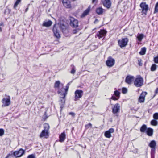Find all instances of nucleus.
Segmentation results:
<instances>
[{
  "label": "nucleus",
  "instance_id": "f257e3e1",
  "mask_svg": "<svg viewBox=\"0 0 158 158\" xmlns=\"http://www.w3.org/2000/svg\"><path fill=\"white\" fill-rule=\"evenodd\" d=\"M50 126L47 123H45L44 124V129L40 133V138H48L49 135V129Z\"/></svg>",
  "mask_w": 158,
  "mask_h": 158
},
{
  "label": "nucleus",
  "instance_id": "f03ea898",
  "mask_svg": "<svg viewBox=\"0 0 158 158\" xmlns=\"http://www.w3.org/2000/svg\"><path fill=\"white\" fill-rule=\"evenodd\" d=\"M134 85L137 87L142 86L143 84V79L141 76H137L134 79Z\"/></svg>",
  "mask_w": 158,
  "mask_h": 158
},
{
  "label": "nucleus",
  "instance_id": "7ed1b4c3",
  "mask_svg": "<svg viewBox=\"0 0 158 158\" xmlns=\"http://www.w3.org/2000/svg\"><path fill=\"white\" fill-rule=\"evenodd\" d=\"M69 24L73 28H77L78 26L79 22L77 19L72 17H69Z\"/></svg>",
  "mask_w": 158,
  "mask_h": 158
},
{
  "label": "nucleus",
  "instance_id": "20e7f679",
  "mask_svg": "<svg viewBox=\"0 0 158 158\" xmlns=\"http://www.w3.org/2000/svg\"><path fill=\"white\" fill-rule=\"evenodd\" d=\"M140 7L141 8L142 15H146L148 10V5L146 2H142L140 5Z\"/></svg>",
  "mask_w": 158,
  "mask_h": 158
},
{
  "label": "nucleus",
  "instance_id": "39448f33",
  "mask_svg": "<svg viewBox=\"0 0 158 158\" xmlns=\"http://www.w3.org/2000/svg\"><path fill=\"white\" fill-rule=\"evenodd\" d=\"M60 28L58 25L55 24L54 25L53 28V31L54 35L57 38H59L60 37Z\"/></svg>",
  "mask_w": 158,
  "mask_h": 158
},
{
  "label": "nucleus",
  "instance_id": "423d86ee",
  "mask_svg": "<svg viewBox=\"0 0 158 158\" xmlns=\"http://www.w3.org/2000/svg\"><path fill=\"white\" fill-rule=\"evenodd\" d=\"M83 92L82 90H77L74 93L75 94V98L74 101H77L81 98L83 95Z\"/></svg>",
  "mask_w": 158,
  "mask_h": 158
},
{
  "label": "nucleus",
  "instance_id": "0eeeda50",
  "mask_svg": "<svg viewBox=\"0 0 158 158\" xmlns=\"http://www.w3.org/2000/svg\"><path fill=\"white\" fill-rule=\"evenodd\" d=\"M156 143L154 140L151 141L148 144V146L151 148V154L152 156L154 154L156 149Z\"/></svg>",
  "mask_w": 158,
  "mask_h": 158
},
{
  "label": "nucleus",
  "instance_id": "6e6552de",
  "mask_svg": "<svg viewBox=\"0 0 158 158\" xmlns=\"http://www.w3.org/2000/svg\"><path fill=\"white\" fill-rule=\"evenodd\" d=\"M25 153V151L22 148L18 151H15L13 152V155L16 158L22 156Z\"/></svg>",
  "mask_w": 158,
  "mask_h": 158
},
{
  "label": "nucleus",
  "instance_id": "1a4fd4ad",
  "mask_svg": "<svg viewBox=\"0 0 158 158\" xmlns=\"http://www.w3.org/2000/svg\"><path fill=\"white\" fill-rule=\"evenodd\" d=\"M128 41L127 38H123L121 40H119L118 42V45L121 48L125 47L127 45Z\"/></svg>",
  "mask_w": 158,
  "mask_h": 158
},
{
  "label": "nucleus",
  "instance_id": "9d476101",
  "mask_svg": "<svg viewBox=\"0 0 158 158\" xmlns=\"http://www.w3.org/2000/svg\"><path fill=\"white\" fill-rule=\"evenodd\" d=\"M120 109V104L118 103H116L112 107V112L114 114H117L119 112Z\"/></svg>",
  "mask_w": 158,
  "mask_h": 158
},
{
  "label": "nucleus",
  "instance_id": "9b49d317",
  "mask_svg": "<svg viewBox=\"0 0 158 158\" xmlns=\"http://www.w3.org/2000/svg\"><path fill=\"white\" fill-rule=\"evenodd\" d=\"M69 86H66V88L64 89L63 87L61 88V90H59L58 91V93L59 95H61L63 96V97H65L67 94V91L69 88Z\"/></svg>",
  "mask_w": 158,
  "mask_h": 158
},
{
  "label": "nucleus",
  "instance_id": "f8f14e48",
  "mask_svg": "<svg viewBox=\"0 0 158 158\" xmlns=\"http://www.w3.org/2000/svg\"><path fill=\"white\" fill-rule=\"evenodd\" d=\"M3 106H9L10 104V97L8 96L7 97L3 98L2 100Z\"/></svg>",
  "mask_w": 158,
  "mask_h": 158
},
{
  "label": "nucleus",
  "instance_id": "ddd939ff",
  "mask_svg": "<svg viewBox=\"0 0 158 158\" xmlns=\"http://www.w3.org/2000/svg\"><path fill=\"white\" fill-rule=\"evenodd\" d=\"M114 60L111 57L108 58L106 62V65L110 67L113 66L114 65Z\"/></svg>",
  "mask_w": 158,
  "mask_h": 158
},
{
  "label": "nucleus",
  "instance_id": "4468645a",
  "mask_svg": "<svg viewBox=\"0 0 158 158\" xmlns=\"http://www.w3.org/2000/svg\"><path fill=\"white\" fill-rule=\"evenodd\" d=\"M106 31L104 30H101L98 32L95 36V38L98 37L99 39L105 36L106 34Z\"/></svg>",
  "mask_w": 158,
  "mask_h": 158
},
{
  "label": "nucleus",
  "instance_id": "2eb2a0df",
  "mask_svg": "<svg viewBox=\"0 0 158 158\" xmlns=\"http://www.w3.org/2000/svg\"><path fill=\"white\" fill-rule=\"evenodd\" d=\"M101 2L103 6L109 9L111 6V2L110 0H102Z\"/></svg>",
  "mask_w": 158,
  "mask_h": 158
},
{
  "label": "nucleus",
  "instance_id": "dca6fc26",
  "mask_svg": "<svg viewBox=\"0 0 158 158\" xmlns=\"http://www.w3.org/2000/svg\"><path fill=\"white\" fill-rule=\"evenodd\" d=\"M134 76L129 75L126 77L125 81L127 84H130L132 81H134Z\"/></svg>",
  "mask_w": 158,
  "mask_h": 158
},
{
  "label": "nucleus",
  "instance_id": "f3484780",
  "mask_svg": "<svg viewBox=\"0 0 158 158\" xmlns=\"http://www.w3.org/2000/svg\"><path fill=\"white\" fill-rule=\"evenodd\" d=\"M147 93L146 92H142L139 98V102L140 103H142L144 102L145 97L147 95Z\"/></svg>",
  "mask_w": 158,
  "mask_h": 158
},
{
  "label": "nucleus",
  "instance_id": "a211bd4d",
  "mask_svg": "<svg viewBox=\"0 0 158 158\" xmlns=\"http://www.w3.org/2000/svg\"><path fill=\"white\" fill-rule=\"evenodd\" d=\"M114 130L113 128H110L106 131L104 134L105 136L107 138H110L111 137V134L114 132Z\"/></svg>",
  "mask_w": 158,
  "mask_h": 158
},
{
  "label": "nucleus",
  "instance_id": "6ab92c4d",
  "mask_svg": "<svg viewBox=\"0 0 158 158\" xmlns=\"http://www.w3.org/2000/svg\"><path fill=\"white\" fill-rule=\"evenodd\" d=\"M60 99L59 101V104L60 106V108L62 109L63 108L65 104V97H64L63 96L61 95H60Z\"/></svg>",
  "mask_w": 158,
  "mask_h": 158
},
{
  "label": "nucleus",
  "instance_id": "aec40b11",
  "mask_svg": "<svg viewBox=\"0 0 158 158\" xmlns=\"http://www.w3.org/2000/svg\"><path fill=\"white\" fill-rule=\"evenodd\" d=\"M91 7V6H89L88 8H87L81 15V17L82 18H84L88 15L90 10Z\"/></svg>",
  "mask_w": 158,
  "mask_h": 158
},
{
  "label": "nucleus",
  "instance_id": "412c9836",
  "mask_svg": "<svg viewBox=\"0 0 158 158\" xmlns=\"http://www.w3.org/2000/svg\"><path fill=\"white\" fill-rule=\"evenodd\" d=\"M62 3L64 6L66 8H70L71 7L70 2L69 0H62Z\"/></svg>",
  "mask_w": 158,
  "mask_h": 158
},
{
  "label": "nucleus",
  "instance_id": "4be33fe9",
  "mask_svg": "<svg viewBox=\"0 0 158 158\" xmlns=\"http://www.w3.org/2000/svg\"><path fill=\"white\" fill-rule=\"evenodd\" d=\"M60 86H61L62 88L63 87V84L61 83L59 81H56L54 84V87L56 88H57L59 91V90H61V89H60Z\"/></svg>",
  "mask_w": 158,
  "mask_h": 158
},
{
  "label": "nucleus",
  "instance_id": "5701e85b",
  "mask_svg": "<svg viewBox=\"0 0 158 158\" xmlns=\"http://www.w3.org/2000/svg\"><path fill=\"white\" fill-rule=\"evenodd\" d=\"M153 130L151 128H148L147 129L146 133L149 136H152L153 134Z\"/></svg>",
  "mask_w": 158,
  "mask_h": 158
},
{
  "label": "nucleus",
  "instance_id": "b1692460",
  "mask_svg": "<svg viewBox=\"0 0 158 158\" xmlns=\"http://www.w3.org/2000/svg\"><path fill=\"white\" fill-rule=\"evenodd\" d=\"M60 140L59 141L61 142H62L64 141L65 138V135L64 132L62 133L59 136Z\"/></svg>",
  "mask_w": 158,
  "mask_h": 158
},
{
  "label": "nucleus",
  "instance_id": "393cba45",
  "mask_svg": "<svg viewBox=\"0 0 158 158\" xmlns=\"http://www.w3.org/2000/svg\"><path fill=\"white\" fill-rule=\"evenodd\" d=\"M144 37V35L143 34L138 33L137 36L136 38L138 41L141 42Z\"/></svg>",
  "mask_w": 158,
  "mask_h": 158
},
{
  "label": "nucleus",
  "instance_id": "a878e982",
  "mask_svg": "<svg viewBox=\"0 0 158 158\" xmlns=\"http://www.w3.org/2000/svg\"><path fill=\"white\" fill-rule=\"evenodd\" d=\"M52 24V22L49 20L48 22H44L43 24V26L46 27H48L50 26Z\"/></svg>",
  "mask_w": 158,
  "mask_h": 158
},
{
  "label": "nucleus",
  "instance_id": "bb28decb",
  "mask_svg": "<svg viewBox=\"0 0 158 158\" xmlns=\"http://www.w3.org/2000/svg\"><path fill=\"white\" fill-rule=\"evenodd\" d=\"M147 126L145 124L143 125L140 128V131L141 132H145L147 129Z\"/></svg>",
  "mask_w": 158,
  "mask_h": 158
},
{
  "label": "nucleus",
  "instance_id": "cd10ccee",
  "mask_svg": "<svg viewBox=\"0 0 158 158\" xmlns=\"http://www.w3.org/2000/svg\"><path fill=\"white\" fill-rule=\"evenodd\" d=\"M104 11V9L102 7H99L96 9V12L98 15H101L102 14Z\"/></svg>",
  "mask_w": 158,
  "mask_h": 158
},
{
  "label": "nucleus",
  "instance_id": "c85d7f7f",
  "mask_svg": "<svg viewBox=\"0 0 158 158\" xmlns=\"http://www.w3.org/2000/svg\"><path fill=\"white\" fill-rule=\"evenodd\" d=\"M146 51V48L145 47L141 48L140 51L139 52V54L141 55H143L145 54Z\"/></svg>",
  "mask_w": 158,
  "mask_h": 158
},
{
  "label": "nucleus",
  "instance_id": "c756f323",
  "mask_svg": "<svg viewBox=\"0 0 158 158\" xmlns=\"http://www.w3.org/2000/svg\"><path fill=\"white\" fill-rule=\"evenodd\" d=\"M120 92L118 90H116L114 91V94L118 98H119L120 96Z\"/></svg>",
  "mask_w": 158,
  "mask_h": 158
},
{
  "label": "nucleus",
  "instance_id": "7c9ffc66",
  "mask_svg": "<svg viewBox=\"0 0 158 158\" xmlns=\"http://www.w3.org/2000/svg\"><path fill=\"white\" fill-rule=\"evenodd\" d=\"M157 66L156 64H153L151 68V71H155L156 69Z\"/></svg>",
  "mask_w": 158,
  "mask_h": 158
},
{
  "label": "nucleus",
  "instance_id": "2f4dec72",
  "mask_svg": "<svg viewBox=\"0 0 158 158\" xmlns=\"http://www.w3.org/2000/svg\"><path fill=\"white\" fill-rule=\"evenodd\" d=\"M151 124L153 126H157L158 124L157 121L154 119L152 120L151 121Z\"/></svg>",
  "mask_w": 158,
  "mask_h": 158
},
{
  "label": "nucleus",
  "instance_id": "473e14b6",
  "mask_svg": "<svg viewBox=\"0 0 158 158\" xmlns=\"http://www.w3.org/2000/svg\"><path fill=\"white\" fill-rule=\"evenodd\" d=\"M71 66L72 67V69L71 70L70 73L71 74H74L76 72L75 67L73 65H71Z\"/></svg>",
  "mask_w": 158,
  "mask_h": 158
},
{
  "label": "nucleus",
  "instance_id": "72a5a7b5",
  "mask_svg": "<svg viewBox=\"0 0 158 158\" xmlns=\"http://www.w3.org/2000/svg\"><path fill=\"white\" fill-rule=\"evenodd\" d=\"M31 103V102L30 100L29 97H27L26 99V101L25 102V104L27 105H28Z\"/></svg>",
  "mask_w": 158,
  "mask_h": 158
},
{
  "label": "nucleus",
  "instance_id": "f704fd0d",
  "mask_svg": "<svg viewBox=\"0 0 158 158\" xmlns=\"http://www.w3.org/2000/svg\"><path fill=\"white\" fill-rule=\"evenodd\" d=\"M158 12V2L156 4L155 7L154 13Z\"/></svg>",
  "mask_w": 158,
  "mask_h": 158
},
{
  "label": "nucleus",
  "instance_id": "c9c22d12",
  "mask_svg": "<svg viewBox=\"0 0 158 158\" xmlns=\"http://www.w3.org/2000/svg\"><path fill=\"white\" fill-rule=\"evenodd\" d=\"M21 1V0H17L14 4V7L15 8H16L20 2Z\"/></svg>",
  "mask_w": 158,
  "mask_h": 158
},
{
  "label": "nucleus",
  "instance_id": "e433bc0d",
  "mask_svg": "<svg viewBox=\"0 0 158 158\" xmlns=\"http://www.w3.org/2000/svg\"><path fill=\"white\" fill-rule=\"evenodd\" d=\"M127 89L126 88H123L122 89V92L123 94H126L127 92Z\"/></svg>",
  "mask_w": 158,
  "mask_h": 158
},
{
  "label": "nucleus",
  "instance_id": "4c0bfd02",
  "mask_svg": "<svg viewBox=\"0 0 158 158\" xmlns=\"http://www.w3.org/2000/svg\"><path fill=\"white\" fill-rule=\"evenodd\" d=\"M4 133V130L3 129H0V136H2Z\"/></svg>",
  "mask_w": 158,
  "mask_h": 158
},
{
  "label": "nucleus",
  "instance_id": "58836bf2",
  "mask_svg": "<svg viewBox=\"0 0 158 158\" xmlns=\"http://www.w3.org/2000/svg\"><path fill=\"white\" fill-rule=\"evenodd\" d=\"M153 118L155 119H158V113H155L153 116Z\"/></svg>",
  "mask_w": 158,
  "mask_h": 158
},
{
  "label": "nucleus",
  "instance_id": "ea45409f",
  "mask_svg": "<svg viewBox=\"0 0 158 158\" xmlns=\"http://www.w3.org/2000/svg\"><path fill=\"white\" fill-rule=\"evenodd\" d=\"M119 98H118V97H116V96H112L111 97L110 99H110H112L114 100H118Z\"/></svg>",
  "mask_w": 158,
  "mask_h": 158
},
{
  "label": "nucleus",
  "instance_id": "a19ab883",
  "mask_svg": "<svg viewBox=\"0 0 158 158\" xmlns=\"http://www.w3.org/2000/svg\"><path fill=\"white\" fill-rule=\"evenodd\" d=\"M80 29H74L73 31V33L74 34H76L79 31Z\"/></svg>",
  "mask_w": 158,
  "mask_h": 158
},
{
  "label": "nucleus",
  "instance_id": "79ce46f5",
  "mask_svg": "<svg viewBox=\"0 0 158 158\" xmlns=\"http://www.w3.org/2000/svg\"><path fill=\"white\" fill-rule=\"evenodd\" d=\"M85 128L86 129H87L89 128L92 127V124L90 123H89L88 124H87L85 126Z\"/></svg>",
  "mask_w": 158,
  "mask_h": 158
},
{
  "label": "nucleus",
  "instance_id": "37998d69",
  "mask_svg": "<svg viewBox=\"0 0 158 158\" xmlns=\"http://www.w3.org/2000/svg\"><path fill=\"white\" fill-rule=\"evenodd\" d=\"M153 60L155 63H158V56L154 57V58Z\"/></svg>",
  "mask_w": 158,
  "mask_h": 158
},
{
  "label": "nucleus",
  "instance_id": "c03bdc74",
  "mask_svg": "<svg viewBox=\"0 0 158 158\" xmlns=\"http://www.w3.org/2000/svg\"><path fill=\"white\" fill-rule=\"evenodd\" d=\"M10 9H7L5 10L4 13L5 14H10Z\"/></svg>",
  "mask_w": 158,
  "mask_h": 158
},
{
  "label": "nucleus",
  "instance_id": "a18cd8bd",
  "mask_svg": "<svg viewBox=\"0 0 158 158\" xmlns=\"http://www.w3.org/2000/svg\"><path fill=\"white\" fill-rule=\"evenodd\" d=\"M27 158H35V155L32 154L28 156Z\"/></svg>",
  "mask_w": 158,
  "mask_h": 158
},
{
  "label": "nucleus",
  "instance_id": "49530a36",
  "mask_svg": "<svg viewBox=\"0 0 158 158\" xmlns=\"http://www.w3.org/2000/svg\"><path fill=\"white\" fill-rule=\"evenodd\" d=\"M13 154V152H11L10 153L8 154L5 158H10V156Z\"/></svg>",
  "mask_w": 158,
  "mask_h": 158
},
{
  "label": "nucleus",
  "instance_id": "de8ad7c7",
  "mask_svg": "<svg viewBox=\"0 0 158 158\" xmlns=\"http://www.w3.org/2000/svg\"><path fill=\"white\" fill-rule=\"evenodd\" d=\"M48 117L46 115V112H45V114L44 116V119L45 120Z\"/></svg>",
  "mask_w": 158,
  "mask_h": 158
},
{
  "label": "nucleus",
  "instance_id": "09e8293b",
  "mask_svg": "<svg viewBox=\"0 0 158 158\" xmlns=\"http://www.w3.org/2000/svg\"><path fill=\"white\" fill-rule=\"evenodd\" d=\"M69 114L72 115V116H74L75 115V114L72 112H70L69 113Z\"/></svg>",
  "mask_w": 158,
  "mask_h": 158
},
{
  "label": "nucleus",
  "instance_id": "8fccbe9b",
  "mask_svg": "<svg viewBox=\"0 0 158 158\" xmlns=\"http://www.w3.org/2000/svg\"><path fill=\"white\" fill-rule=\"evenodd\" d=\"M155 94L158 93V88H157L155 91Z\"/></svg>",
  "mask_w": 158,
  "mask_h": 158
},
{
  "label": "nucleus",
  "instance_id": "3c124183",
  "mask_svg": "<svg viewBox=\"0 0 158 158\" xmlns=\"http://www.w3.org/2000/svg\"><path fill=\"white\" fill-rule=\"evenodd\" d=\"M139 65L140 66L142 65V63H141L140 61H139Z\"/></svg>",
  "mask_w": 158,
  "mask_h": 158
},
{
  "label": "nucleus",
  "instance_id": "603ef678",
  "mask_svg": "<svg viewBox=\"0 0 158 158\" xmlns=\"http://www.w3.org/2000/svg\"><path fill=\"white\" fill-rule=\"evenodd\" d=\"M3 23H1V24H0V25L1 26H3Z\"/></svg>",
  "mask_w": 158,
  "mask_h": 158
},
{
  "label": "nucleus",
  "instance_id": "864d4df0",
  "mask_svg": "<svg viewBox=\"0 0 158 158\" xmlns=\"http://www.w3.org/2000/svg\"><path fill=\"white\" fill-rule=\"evenodd\" d=\"M96 0H92V2L93 3Z\"/></svg>",
  "mask_w": 158,
  "mask_h": 158
},
{
  "label": "nucleus",
  "instance_id": "5fc2aeb1",
  "mask_svg": "<svg viewBox=\"0 0 158 158\" xmlns=\"http://www.w3.org/2000/svg\"><path fill=\"white\" fill-rule=\"evenodd\" d=\"M67 85H68V86H69V85H70V83L69 82V83H68V84H67Z\"/></svg>",
  "mask_w": 158,
  "mask_h": 158
},
{
  "label": "nucleus",
  "instance_id": "6e6d98bb",
  "mask_svg": "<svg viewBox=\"0 0 158 158\" xmlns=\"http://www.w3.org/2000/svg\"><path fill=\"white\" fill-rule=\"evenodd\" d=\"M28 9V8H27L26 9V11H27Z\"/></svg>",
  "mask_w": 158,
  "mask_h": 158
},
{
  "label": "nucleus",
  "instance_id": "4d7b16f0",
  "mask_svg": "<svg viewBox=\"0 0 158 158\" xmlns=\"http://www.w3.org/2000/svg\"><path fill=\"white\" fill-rule=\"evenodd\" d=\"M0 31H2V29H1V27H0Z\"/></svg>",
  "mask_w": 158,
  "mask_h": 158
}]
</instances>
